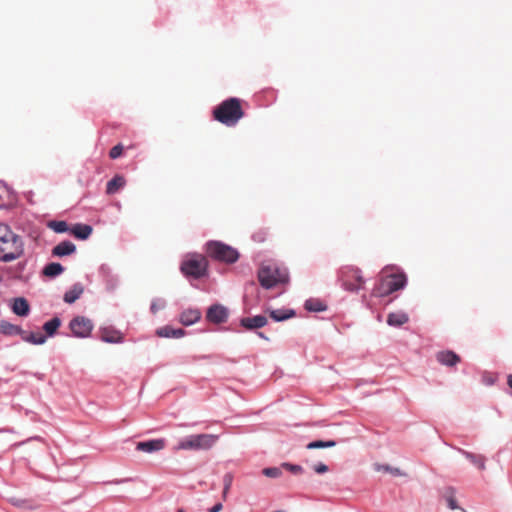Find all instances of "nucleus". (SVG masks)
<instances>
[{"label": "nucleus", "instance_id": "nucleus-5", "mask_svg": "<svg viewBox=\"0 0 512 512\" xmlns=\"http://www.w3.org/2000/svg\"><path fill=\"white\" fill-rule=\"evenodd\" d=\"M218 440V436L214 434H194L181 439L174 447L179 450H208L212 448Z\"/></svg>", "mask_w": 512, "mask_h": 512}, {"label": "nucleus", "instance_id": "nucleus-35", "mask_svg": "<svg viewBox=\"0 0 512 512\" xmlns=\"http://www.w3.org/2000/svg\"><path fill=\"white\" fill-rule=\"evenodd\" d=\"M262 473L270 478H278L282 475V471L278 467H268L264 468Z\"/></svg>", "mask_w": 512, "mask_h": 512}, {"label": "nucleus", "instance_id": "nucleus-14", "mask_svg": "<svg viewBox=\"0 0 512 512\" xmlns=\"http://www.w3.org/2000/svg\"><path fill=\"white\" fill-rule=\"evenodd\" d=\"M76 251V246L70 241H62L52 249V255L55 257H63L71 255Z\"/></svg>", "mask_w": 512, "mask_h": 512}, {"label": "nucleus", "instance_id": "nucleus-25", "mask_svg": "<svg viewBox=\"0 0 512 512\" xmlns=\"http://www.w3.org/2000/svg\"><path fill=\"white\" fill-rule=\"evenodd\" d=\"M63 271L64 267L60 263L52 262L44 267L43 274L47 277H56Z\"/></svg>", "mask_w": 512, "mask_h": 512}, {"label": "nucleus", "instance_id": "nucleus-41", "mask_svg": "<svg viewBox=\"0 0 512 512\" xmlns=\"http://www.w3.org/2000/svg\"><path fill=\"white\" fill-rule=\"evenodd\" d=\"M507 383H508L509 387L512 388V374L508 376Z\"/></svg>", "mask_w": 512, "mask_h": 512}, {"label": "nucleus", "instance_id": "nucleus-29", "mask_svg": "<svg viewBox=\"0 0 512 512\" xmlns=\"http://www.w3.org/2000/svg\"><path fill=\"white\" fill-rule=\"evenodd\" d=\"M305 308L308 311L321 312L326 309V306L319 300L309 299L305 302Z\"/></svg>", "mask_w": 512, "mask_h": 512}, {"label": "nucleus", "instance_id": "nucleus-7", "mask_svg": "<svg viewBox=\"0 0 512 512\" xmlns=\"http://www.w3.org/2000/svg\"><path fill=\"white\" fill-rule=\"evenodd\" d=\"M407 278L404 273H394L382 276L374 287L372 294L376 297H384L398 291L406 285Z\"/></svg>", "mask_w": 512, "mask_h": 512}, {"label": "nucleus", "instance_id": "nucleus-24", "mask_svg": "<svg viewBox=\"0 0 512 512\" xmlns=\"http://www.w3.org/2000/svg\"><path fill=\"white\" fill-rule=\"evenodd\" d=\"M408 316L405 313L397 312V313H390L387 317V323L390 326H401L408 322Z\"/></svg>", "mask_w": 512, "mask_h": 512}, {"label": "nucleus", "instance_id": "nucleus-28", "mask_svg": "<svg viewBox=\"0 0 512 512\" xmlns=\"http://www.w3.org/2000/svg\"><path fill=\"white\" fill-rule=\"evenodd\" d=\"M0 332H2L5 335L20 334L21 328L8 322L2 321L0 322Z\"/></svg>", "mask_w": 512, "mask_h": 512}, {"label": "nucleus", "instance_id": "nucleus-36", "mask_svg": "<svg viewBox=\"0 0 512 512\" xmlns=\"http://www.w3.org/2000/svg\"><path fill=\"white\" fill-rule=\"evenodd\" d=\"M282 467L296 475L302 474L304 471L302 466L291 463H283Z\"/></svg>", "mask_w": 512, "mask_h": 512}, {"label": "nucleus", "instance_id": "nucleus-1", "mask_svg": "<svg viewBox=\"0 0 512 512\" xmlns=\"http://www.w3.org/2000/svg\"><path fill=\"white\" fill-rule=\"evenodd\" d=\"M24 254L22 238L3 223H0V261L8 263Z\"/></svg>", "mask_w": 512, "mask_h": 512}, {"label": "nucleus", "instance_id": "nucleus-20", "mask_svg": "<svg viewBox=\"0 0 512 512\" xmlns=\"http://www.w3.org/2000/svg\"><path fill=\"white\" fill-rule=\"evenodd\" d=\"M101 333V339L104 342L108 343H118L122 341V335L120 332L110 329V328H103L100 331Z\"/></svg>", "mask_w": 512, "mask_h": 512}, {"label": "nucleus", "instance_id": "nucleus-23", "mask_svg": "<svg viewBox=\"0 0 512 512\" xmlns=\"http://www.w3.org/2000/svg\"><path fill=\"white\" fill-rule=\"evenodd\" d=\"M92 227L86 224H76L72 228V234L82 240L87 239L92 234Z\"/></svg>", "mask_w": 512, "mask_h": 512}, {"label": "nucleus", "instance_id": "nucleus-45", "mask_svg": "<svg viewBox=\"0 0 512 512\" xmlns=\"http://www.w3.org/2000/svg\"><path fill=\"white\" fill-rule=\"evenodd\" d=\"M2 281V278L0 277V282Z\"/></svg>", "mask_w": 512, "mask_h": 512}, {"label": "nucleus", "instance_id": "nucleus-11", "mask_svg": "<svg viewBox=\"0 0 512 512\" xmlns=\"http://www.w3.org/2000/svg\"><path fill=\"white\" fill-rule=\"evenodd\" d=\"M165 447L164 439H153L149 441L138 442L136 445V449L146 453H152L156 451H160Z\"/></svg>", "mask_w": 512, "mask_h": 512}, {"label": "nucleus", "instance_id": "nucleus-43", "mask_svg": "<svg viewBox=\"0 0 512 512\" xmlns=\"http://www.w3.org/2000/svg\"><path fill=\"white\" fill-rule=\"evenodd\" d=\"M258 238H259L258 241H263L264 240V238L261 237V235H258Z\"/></svg>", "mask_w": 512, "mask_h": 512}, {"label": "nucleus", "instance_id": "nucleus-10", "mask_svg": "<svg viewBox=\"0 0 512 512\" xmlns=\"http://www.w3.org/2000/svg\"><path fill=\"white\" fill-rule=\"evenodd\" d=\"M206 317L212 323H224L228 318V310L222 305H212L208 309Z\"/></svg>", "mask_w": 512, "mask_h": 512}, {"label": "nucleus", "instance_id": "nucleus-4", "mask_svg": "<svg viewBox=\"0 0 512 512\" xmlns=\"http://www.w3.org/2000/svg\"><path fill=\"white\" fill-rule=\"evenodd\" d=\"M289 279L288 272L276 264L262 265L258 270V280L265 289H270L278 284L287 283Z\"/></svg>", "mask_w": 512, "mask_h": 512}, {"label": "nucleus", "instance_id": "nucleus-3", "mask_svg": "<svg viewBox=\"0 0 512 512\" xmlns=\"http://www.w3.org/2000/svg\"><path fill=\"white\" fill-rule=\"evenodd\" d=\"M180 271L187 278L200 279L207 275L208 260L202 254H187L180 264Z\"/></svg>", "mask_w": 512, "mask_h": 512}, {"label": "nucleus", "instance_id": "nucleus-19", "mask_svg": "<svg viewBox=\"0 0 512 512\" xmlns=\"http://www.w3.org/2000/svg\"><path fill=\"white\" fill-rule=\"evenodd\" d=\"M156 334L159 336V337H165V338H180L182 336H184L185 334V331L181 328L179 329H174L170 326H164V327H161L159 328L157 331H156Z\"/></svg>", "mask_w": 512, "mask_h": 512}, {"label": "nucleus", "instance_id": "nucleus-40", "mask_svg": "<svg viewBox=\"0 0 512 512\" xmlns=\"http://www.w3.org/2000/svg\"><path fill=\"white\" fill-rule=\"evenodd\" d=\"M157 308H158V305H156V303H152V305H151L152 312L155 313L157 311Z\"/></svg>", "mask_w": 512, "mask_h": 512}, {"label": "nucleus", "instance_id": "nucleus-26", "mask_svg": "<svg viewBox=\"0 0 512 512\" xmlns=\"http://www.w3.org/2000/svg\"><path fill=\"white\" fill-rule=\"evenodd\" d=\"M60 325V318L54 317L44 324L43 329L46 332L47 336H53L56 333L57 329L60 327Z\"/></svg>", "mask_w": 512, "mask_h": 512}, {"label": "nucleus", "instance_id": "nucleus-16", "mask_svg": "<svg viewBox=\"0 0 512 512\" xmlns=\"http://www.w3.org/2000/svg\"><path fill=\"white\" fill-rule=\"evenodd\" d=\"M83 292V285L81 283H75L68 291H66L63 300L68 304H72L81 297Z\"/></svg>", "mask_w": 512, "mask_h": 512}, {"label": "nucleus", "instance_id": "nucleus-32", "mask_svg": "<svg viewBox=\"0 0 512 512\" xmlns=\"http://www.w3.org/2000/svg\"><path fill=\"white\" fill-rule=\"evenodd\" d=\"M48 227L56 233H64L68 230V225L65 221H50Z\"/></svg>", "mask_w": 512, "mask_h": 512}, {"label": "nucleus", "instance_id": "nucleus-13", "mask_svg": "<svg viewBox=\"0 0 512 512\" xmlns=\"http://www.w3.org/2000/svg\"><path fill=\"white\" fill-rule=\"evenodd\" d=\"M268 323V320L263 315H256L253 317H245L240 321L241 326L247 330H253L264 327Z\"/></svg>", "mask_w": 512, "mask_h": 512}, {"label": "nucleus", "instance_id": "nucleus-27", "mask_svg": "<svg viewBox=\"0 0 512 512\" xmlns=\"http://www.w3.org/2000/svg\"><path fill=\"white\" fill-rule=\"evenodd\" d=\"M295 315L293 310H272L270 312V317L275 321H284L289 319Z\"/></svg>", "mask_w": 512, "mask_h": 512}, {"label": "nucleus", "instance_id": "nucleus-21", "mask_svg": "<svg viewBox=\"0 0 512 512\" xmlns=\"http://www.w3.org/2000/svg\"><path fill=\"white\" fill-rule=\"evenodd\" d=\"M22 339L28 343L34 344V345H41L46 342V336L43 335L41 332H23L21 330Z\"/></svg>", "mask_w": 512, "mask_h": 512}, {"label": "nucleus", "instance_id": "nucleus-12", "mask_svg": "<svg viewBox=\"0 0 512 512\" xmlns=\"http://www.w3.org/2000/svg\"><path fill=\"white\" fill-rule=\"evenodd\" d=\"M436 359L440 364L448 367H453L461 361L459 355H457L455 352L451 350L438 352L436 354Z\"/></svg>", "mask_w": 512, "mask_h": 512}, {"label": "nucleus", "instance_id": "nucleus-39", "mask_svg": "<svg viewBox=\"0 0 512 512\" xmlns=\"http://www.w3.org/2000/svg\"><path fill=\"white\" fill-rule=\"evenodd\" d=\"M223 509L222 503L215 504L212 508L208 510V512H220Z\"/></svg>", "mask_w": 512, "mask_h": 512}, {"label": "nucleus", "instance_id": "nucleus-34", "mask_svg": "<svg viewBox=\"0 0 512 512\" xmlns=\"http://www.w3.org/2000/svg\"><path fill=\"white\" fill-rule=\"evenodd\" d=\"M232 483H233V475L231 473H226L223 476V485H224L223 493H222L223 500H226L227 494L232 486Z\"/></svg>", "mask_w": 512, "mask_h": 512}, {"label": "nucleus", "instance_id": "nucleus-42", "mask_svg": "<svg viewBox=\"0 0 512 512\" xmlns=\"http://www.w3.org/2000/svg\"><path fill=\"white\" fill-rule=\"evenodd\" d=\"M258 238H259L258 241H263L264 240V238L261 237V235H258Z\"/></svg>", "mask_w": 512, "mask_h": 512}, {"label": "nucleus", "instance_id": "nucleus-6", "mask_svg": "<svg viewBox=\"0 0 512 512\" xmlns=\"http://www.w3.org/2000/svg\"><path fill=\"white\" fill-rule=\"evenodd\" d=\"M206 253L210 258L226 264H233L239 259V252L221 241H209Z\"/></svg>", "mask_w": 512, "mask_h": 512}, {"label": "nucleus", "instance_id": "nucleus-2", "mask_svg": "<svg viewBox=\"0 0 512 512\" xmlns=\"http://www.w3.org/2000/svg\"><path fill=\"white\" fill-rule=\"evenodd\" d=\"M241 104L242 101L234 97L224 100L214 108V119L228 127L235 126L244 117Z\"/></svg>", "mask_w": 512, "mask_h": 512}, {"label": "nucleus", "instance_id": "nucleus-38", "mask_svg": "<svg viewBox=\"0 0 512 512\" xmlns=\"http://www.w3.org/2000/svg\"><path fill=\"white\" fill-rule=\"evenodd\" d=\"M314 471L318 474L325 473L328 471V466L323 463H319L314 466Z\"/></svg>", "mask_w": 512, "mask_h": 512}, {"label": "nucleus", "instance_id": "nucleus-9", "mask_svg": "<svg viewBox=\"0 0 512 512\" xmlns=\"http://www.w3.org/2000/svg\"><path fill=\"white\" fill-rule=\"evenodd\" d=\"M69 327L75 337L85 338L91 334L93 323L84 316H76L70 321Z\"/></svg>", "mask_w": 512, "mask_h": 512}, {"label": "nucleus", "instance_id": "nucleus-37", "mask_svg": "<svg viewBox=\"0 0 512 512\" xmlns=\"http://www.w3.org/2000/svg\"><path fill=\"white\" fill-rule=\"evenodd\" d=\"M123 150H124V147L122 144H117L116 146H114L110 152H109V156L111 159H116V158H119L122 153H123Z\"/></svg>", "mask_w": 512, "mask_h": 512}, {"label": "nucleus", "instance_id": "nucleus-15", "mask_svg": "<svg viewBox=\"0 0 512 512\" xmlns=\"http://www.w3.org/2000/svg\"><path fill=\"white\" fill-rule=\"evenodd\" d=\"M200 317L201 312L198 309L189 308L181 313L179 320L183 325L189 326L196 323Z\"/></svg>", "mask_w": 512, "mask_h": 512}, {"label": "nucleus", "instance_id": "nucleus-46", "mask_svg": "<svg viewBox=\"0 0 512 512\" xmlns=\"http://www.w3.org/2000/svg\"><path fill=\"white\" fill-rule=\"evenodd\" d=\"M1 205H2V204L0 203V206H1Z\"/></svg>", "mask_w": 512, "mask_h": 512}, {"label": "nucleus", "instance_id": "nucleus-18", "mask_svg": "<svg viewBox=\"0 0 512 512\" xmlns=\"http://www.w3.org/2000/svg\"><path fill=\"white\" fill-rule=\"evenodd\" d=\"M126 184V179L122 175L114 176L106 186V193L109 195L117 193Z\"/></svg>", "mask_w": 512, "mask_h": 512}, {"label": "nucleus", "instance_id": "nucleus-31", "mask_svg": "<svg viewBox=\"0 0 512 512\" xmlns=\"http://www.w3.org/2000/svg\"><path fill=\"white\" fill-rule=\"evenodd\" d=\"M335 445H336V442L333 440H329V441L317 440V441L310 442L306 447H307V449H319V448H330V447H334Z\"/></svg>", "mask_w": 512, "mask_h": 512}, {"label": "nucleus", "instance_id": "nucleus-33", "mask_svg": "<svg viewBox=\"0 0 512 512\" xmlns=\"http://www.w3.org/2000/svg\"><path fill=\"white\" fill-rule=\"evenodd\" d=\"M375 470L379 472H386L391 473L394 476H402L403 473L400 471L399 468H393L389 465H381V464H375Z\"/></svg>", "mask_w": 512, "mask_h": 512}, {"label": "nucleus", "instance_id": "nucleus-8", "mask_svg": "<svg viewBox=\"0 0 512 512\" xmlns=\"http://www.w3.org/2000/svg\"><path fill=\"white\" fill-rule=\"evenodd\" d=\"M339 279L342 287L350 292H357L364 286V278L361 270L354 266H344L339 271Z\"/></svg>", "mask_w": 512, "mask_h": 512}, {"label": "nucleus", "instance_id": "nucleus-22", "mask_svg": "<svg viewBox=\"0 0 512 512\" xmlns=\"http://www.w3.org/2000/svg\"><path fill=\"white\" fill-rule=\"evenodd\" d=\"M12 310L16 315L26 316L29 313V303L25 298H16Z\"/></svg>", "mask_w": 512, "mask_h": 512}, {"label": "nucleus", "instance_id": "nucleus-30", "mask_svg": "<svg viewBox=\"0 0 512 512\" xmlns=\"http://www.w3.org/2000/svg\"><path fill=\"white\" fill-rule=\"evenodd\" d=\"M445 499L447 504L451 510H455L458 508L456 499H455V490L452 487H448L445 491Z\"/></svg>", "mask_w": 512, "mask_h": 512}, {"label": "nucleus", "instance_id": "nucleus-44", "mask_svg": "<svg viewBox=\"0 0 512 512\" xmlns=\"http://www.w3.org/2000/svg\"><path fill=\"white\" fill-rule=\"evenodd\" d=\"M177 512H185L183 509H178Z\"/></svg>", "mask_w": 512, "mask_h": 512}, {"label": "nucleus", "instance_id": "nucleus-17", "mask_svg": "<svg viewBox=\"0 0 512 512\" xmlns=\"http://www.w3.org/2000/svg\"><path fill=\"white\" fill-rule=\"evenodd\" d=\"M459 451L479 470L486 469V457L484 455L471 453L463 449H460Z\"/></svg>", "mask_w": 512, "mask_h": 512}]
</instances>
